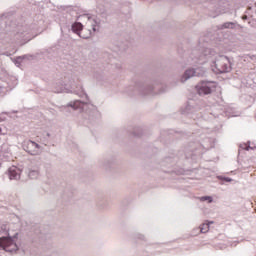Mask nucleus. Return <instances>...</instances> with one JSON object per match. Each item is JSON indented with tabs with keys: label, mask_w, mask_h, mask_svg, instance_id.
Here are the masks:
<instances>
[{
	"label": "nucleus",
	"mask_w": 256,
	"mask_h": 256,
	"mask_svg": "<svg viewBox=\"0 0 256 256\" xmlns=\"http://www.w3.org/2000/svg\"><path fill=\"white\" fill-rule=\"evenodd\" d=\"M208 62L211 67V71L216 74L227 73L231 71L230 60L227 56L219 55L213 49L206 48L204 54L198 59L199 64Z\"/></svg>",
	"instance_id": "obj_1"
},
{
	"label": "nucleus",
	"mask_w": 256,
	"mask_h": 256,
	"mask_svg": "<svg viewBox=\"0 0 256 256\" xmlns=\"http://www.w3.org/2000/svg\"><path fill=\"white\" fill-rule=\"evenodd\" d=\"M80 19L86 22V27L89 29V35H82L81 31L83 29V25L80 22H75L72 24V31L76 33L79 37L83 39L90 38L96 31L99 30L100 21L96 16H90L88 14H84L80 17Z\"/></svg>",
	"instance_id": "obj_2"
},
{
	"label": "nucleus",
	"mask_w": 256,
	"mask_h": 256,
	"mask_svg": "<svg viewBox=\"0 0 256 256\" xmlns=\"http://www.w3.org/2000/svg\"><path fill=\"white\" fill-rule=\"evenodd\" d=\"M22 148L26 153L32 156L40 155L43 152V147L32 140L23 141Z\"/></svg>",
	"instance_id": "obj_3"
},
{
	"label": "nucleus",
	"mask_w": 256,
	"mask_h": 256,
	"mask_svg": "<svg viewBox=\"0 0 256 256\" xmlns=\"http://www.w3.org/2000/svg\"><path fill=\"white\" fill-rule=\"evenodd\" d=\"M216 87H217L216 82L202 81L196 86V91L200 96H205L214 92Z\"/></svg>",
	"instance_id": "obj_4"
},
{
	"label": "nucleus",
	"mask_w": 256,
	"mask_h": 256,
	"mask_svg": "<svg viewBox=\"0 0 256 256\" xmlns=\"http://www.w3.org/2000/svg\"><path fill=\"white\" fill-rule=\"evenodd\" d=\"M207 70L203 66L197 68H189L185 71L184 75L181 78V82L184 83L191 77H203L206 76Z\"/></svg>",
	"instance_id": "obj_5"
},
{
	"label": "nucleus",
	"mask_w": 256,
	"mask_h": 256,
	"mask_svg": "<svg viewBox=\"0 0 256 256\" xmlns=\"http://www.w3.org/2000/svg\"><path fill=\"white\" fill-rule=\"evenodd\" d=\"M0 248L5 250L6 252H14L18 250V246L15 240L11 237H0Z\"/></svg>",
	"instance_id": "obj_6"
},
{
	"label": "nucleus",
	"mask_w": 256,
	"mask_h": 256,
	"mask_svg": "<svg viewBox=\"0 0 256 256\" xmlns=\"http://www.w3.org/2000/svg\"><path fill=\"white\" fill-rule=\"evenodd\" d=\"M12 157L11 146L8 143H4L0 146V160L8 161Z\"/></svg>",
	"instance_id": "obj_7"
},
{
	"label": "nucleus",
	"mask_w": 256,
	"mask_h": 256,
	"mask_svg": "<svg viewBox=\"0 0 256 256\" xmlns=\"http://www.w3.org/2000/svg\"><path fill=\"white\" fill-rule=\"evenodd\" d=\"M88 105V101H80L74 100L67 104L64 108H71L72 110L76 111H84V108Z\"/></svg>",
	"instance_id": "obj_8"
},
{
	"label": "nucleus",
	"mask_w": 256,
	"mask_h": 256,
	"mask_svg": "<svg viewBox=\"0 0 256 256\" xmlns=\"http://www.w3.org/2000/svg\"><path fill=\"white\" fill-rule=\"evenodd\" d=\"M23 171L20 168H17L16 166H12L8 170V176L10 180L18 181L21 179V173Z\"/></svg>",
	"instance_id": "obj_9"
},
{
	"label": "nucleus",
	"mask_w": 256,
	"mask_h": 256,
	"mask_svg": "<svg viewBox=\"0 0 256 256\" xmlns=\"http://www.w3.org/2000/svg\"><path fill=\"white\" fill-rule=\"evenodd\" d=\"M27 175L30 179L36 180L40 177V168L37 165L29 166Z\"/></svg>",
	"instance_id": "obj_10"
},
{
	"label": "nucleus",
	"mask_w": 256,
	"mask_h": 256,
	"mask_svg": "<svg viewBox=\"0 0 256 256\" xmlns=\"http://www.w3.org/2000/svg\"><path fill=\"white\" fill-rule=\"evenodd\" d=\"M232 11H233V7L228 2H223V4H220V10H219L220 14L232 13Z\"/></svg>",
	"instance_id": "obj_11"
},
{
	"label": "nucleus",
	"mask_w": 256,
	"mask_h": 256,
	"mask_svg": "<svg viewBox=\"0 0 256 256\" xmlns=\"http://www.w3.org/2000/svg\"><path fill=\"white\" fill-rule=\"evenodd\" d=\"M54 92L55 93H71V90H68V88H65V85H63L61 82L56 83L54 85Z\"/></svg>",
	"instance_id": "obj_12"
},
{
	"label": "nucleus",
	"mask_w": 256,
	"mask_h": 256,
	"mask_svg": "<svg viewBox=\"0 0 256 256\" xmlns=\"http://www.w3.org/2000/svg\"><path fill=\"white\" fill-rule=\"evenodd\" d=\"M135 89L142 94H148L150 92V87L146 86L145 84L138 82L135 86Z\"/></svg>",
	"instance_id": "obj_13"
},
{
	"label": "nucleus",
	"mask_w": 256,
	"mask_h": 256,
	"mask_svg": "<svg viewBox=\"0 0 256 256\" xmlns=\"http://www.w3.org/2000/svg\"><path fill=\"white\" fill-rule=\"evenodd\" d=\"M212 224H214V221H207V222L203 223V224L200 226V228H199L200 233H202V234L208 233L209 230H210V226H211Z\"/></svg>",
	"instance_id": "obj_14"
},
{
	"label": "nucleus",
	"mask_w": 256,
	"mask_h": 256,
	"mask_svg": "<svg viewBox=\"0 0 256 256\" xmlns=\"http://www.w3.org/2000/svg\"><path fill=\"white\" fill-rule=\"evenodd\" d=\"M193 105H194L193 101H189L188 104L185 106L183 113L190 114V113H194V111H197V109H195Z\"/></svg>",
	"instance_id": "obj_15"
},
{
	"label": "nucleus",
	"mask_w": 256,
	"mask_h": 256,
	"mask_svg": "<svg viewBox=\"0 0 256 256\" xmlns=\"http://www.w3.org/2000/svg\"><path fill=\"white\" fill-rule=\"evenodd\" d=\"M18 81L16 79V77L11 76L8 80H7V85L8 87L5 88H9L10 90L13 89L16 85H17Z\"/></svg>",
	"instance_id": "obj_16"
},
{
	"label": "nucleus",
	"mask_w": 256,
	"mask_h": 256,
	"mask_svg": "<svg viewBox=\"0 0 256 256\" xmlns=\"http://www.w3.org/2000/svg\"><path fill=\"white\" fill-rule=\"evenodd\" d=\"M235 27H236V23L226 22L220 26V29H234Z\"/></svg>",
	"instance_id": "obj_17"
},
{
	"label": "nucleus",
	"mask_w": 256,
	"mask_h": 256,
	"mask_svg": "<svg viewBox=\"0 0 256 256\" xmlns=\"http://www.w3.org/2000/svg\"><path fill=\"white\" fill-rule=\"evenodd\" d=\"M26 59V56H19L15 59L14 63L16 65V67H21V64H23L24 60Z\"/></svg>",
	"instance_id": "obj_18"
},
{
	"label": "nucleus",
	"mask_w": 256,
	"mask_h": 256,
	"mask_svg": "<svg viewBox=\"0 0 256 256\" xmlns=\"http://www.w3.org/2000/svg\"><path fill=\"white\" fill-rule=\"evenodd\" d=\"M240 148L246 151L254 150V147L251 146V142L248 141L247 143L240 144Z\"/></svg>",
	"instance_id": "obj_19"
},
{
	"label": "nucleus",
	"mask_w": 256,
	"mask_h": 256,
	"mask_svg": "<svg viewBox=\"0 0 256 256\" xmlns=\"http://www.w3.org/2000/svg\"><path fill=\"white\" fill-rule=\"evenodd\" d=\"M81 92H74L76 95H78L80 98L82 99H86V101L88 100V95L84 92L83 88H80Z\"/></svg>",
	"instance_id": "obj_20"
},
{
	"label": "nucleus",
	"mask_w": 256,
	"mask_h": 256,
	"mask_svg": "<svg viewBox=\"0 0 256 256\" xmlns=\"http://www.w3.org/2000/svg\"><path fill=\"white\" fill-rule=\"evenodd\" d=\"M199 200L202 201V202L207 201L208 203H212L213 202L212 196L199 197Z\"/></svg>",
	"instance_id": "obj_21"
},
{
	"label": "nucleus",
	"mask_w": 256,
	"mask_h": 256,
	"mask_svg": "<svg viewBox=\"0 0 256 256\" xmlns=\"http://www.w3.org/2000/svg\"><path fill=\"white\" fill-rule=\"evenodd\" d=\"M8 231H9V227L6 224L1 226L0 233L2 232L4 234H7Z\"/></svg>",
	"instance_id": "obj_22"
},
{
	"label": "nucleus",
	"mask_w": 256,
	"mask_h": 256,
	"mask_svg": "<svg viewBox=\"0 0 256 256\" xmlns=\"http://www.w3.org/2000/svg\"><path fill=\"white\" fill-rule=\"evenodd\" d=\"M195 2H199V3H205V2H210V1H213V0H193Z\"/></svg>",
	"instance_id": "obj_23"
},
{
	"label": "nucleus",
	"mask_w": 256,
	"mask_h": 256,
	"mask_svg": "<svg viewBox=\"0 0 256 256\" xmlns=\"http://www.w3.org/2000/svg\"><path fill=\"white\" fill-rule=\"evenodd\" d=\"M220 179H222V180H224L226 182H232V178H220Z\"/></svg>",
	"instance_id": "obj_24"
},
{
	"label": "nucleus",
	"mask_w": 256,
	"mask_h": 256,
	"mask_svg": "<svg viewBox=\"0 0 256 256\" xmlns=\"http://www.w3.org/2000/svg\"><path fill=\"white\" fill-rule=\"evenodd\" d=\"M19 38H21V34L18 33L17 34V39H19Z\"/></svg>",
	"instance_id": "obj_25"
},
{
	"label": "nucleus",
	"mask_w": 256,
	"mask_h": 256,
	"mask_svg": "<svg viewBox=\"0 0 256 256\" xmlns=\"http://www.w3.org/2000/svg\"><path fill=\"white\" fill-rule=\"evenodd\" d=\"M192 54H197V51H196V50H194V51L192 52Z\"/></svg>",
	"instance_id": "obj_26"
},
{
	"label": "nucleus",
	"mask_w": 256,
	"mask_h": 256,
	"mask_svg": "<svg viewBox=\"0 0 256 256\" xmlns=\"http://www.w3.org/2000/svg\"><path fill=\"white\" fill-rule=\"evenodd\" d=\"M3 72H4V70H3V69H2V70L0 69V75H1Z\"/></svg>",
	"instance_id": "obj_27"
},
{
	"label": "nucleus",
	"mask_w": 256,
	"mask_h": 256,
	"mask_svg": "<svg viewBox=\"0 0 256 256\" xmlns=\"http://www.w3.org/2000/svg\"><path fill=\"white\" fill-rule=\"evenodd\" d=\"M243 19L246 20V19H247V16H244Z\"/></svg>",
	"instance_id": "obj_28"
}]
</instances>
